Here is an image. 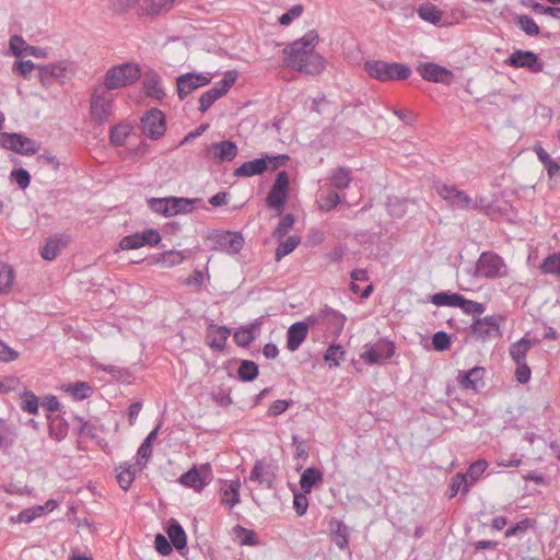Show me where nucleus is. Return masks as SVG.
<instances>
[{"instance_id":"1","label":"nucleus","mask_w":560,"mask_h":560,"mask_svg":"<svg viewBox=\"0 0 560 560\" xmlns=\"http://www.w3.org/2000/svg\"><path fill=\"white\" fill-rule=\"evenodd\" d=\"M318 42V33L315 30L308 31L283 49V65L306 74H319L326 68V60L315 51Z\"/></svg>"},{"instance_id":"2","label":"nucleus","mask_w":560,"mask_h":560,"mask_svg":"<svg viewBox=\"0 0 560 560\" xmlns=\"http://www.w3.org/2000/svg\"><path fill=\"white\" fill-rule=\"evenodd\" d=\"M201 203L199 198L165 197L148 199L149 208L165 218L190 213Z\"/></svg>"},{"instance_id":"3","label":"nucleus","mask_w":560,"mask_h":560,"mask_svg":"<svg viewBox=\"0 0 560 560\" xmlns=\"http://www.w3.org/2000/svg\"><path fill=\"white\" fill-rule=\"evenodd\" d=\"M364 70L371 78L382 82L406 80L411 74L408 65L395 61L369 60L364 63Z\"/></svg>"},{"instance_id":"4","label":"nucleus","mask_w":560,"mask_h":560,"mask_svg":"<svg viewBox=\"0 0 560 560\" xmlns=\"http://www.w3.org/2000/svg\"><path fill=\"white\" fill-rule=\"evenodd\" d=\"M141 75L138 65L132 62H124L109 68L105 75L103 86L109 91L136 83Z\"/></svg>"},{"instance_id":"5","label":"nucleus","mask_w":560,"mask_h":560,"mask_svg":"<svg viewBox=\"0 0 560 560\" xmlns=\"http://www.w3.org/2000/svg\"><path fill=\"white\" fill-rule=\"evenodd\" d=\"M509 275L510 269L506 262L493 252H483L476 262L475 276L478 278L493 280Z\"/></svg>"},{"instance_id":"6","label":"nucleus","mask_w":560,"mask_h":560,"mask_svg":"<svg viewBox=\"0 0 560 560\" xmlns=\"http://www.w3.org/2000/svg\"><path fill=\"white\" fill-rule=\"evenodd\" d=\"M114 96L109 90L103 85L93 89L90 97V116L97 124L103 125L113 113Z\"/></svg>"},{"instance_id":"7","label":"nucleus","mask_w":560,"mask_h":560,"mask_svg":"<svg viewBox=\"0 0 560 560\" xmlns=\"http://www.w3.org/2000/svg\"><path fill=\"white\" fill-rule=\"evenodd\" d=\"M395 353V343L387 338H380L375 342H368L363 346L360 359L369 365L383 364Z\"/></svg>"},{"instance_id":"8","label":"nucleus","mask_w":560,"mask_h":560,"mask_svg":"<svg viewBox=\"0 0 560 560\" xmlns=\"http://www.w3.org/2000/svg\"><path fill=\"white\" fill-rule=\"evenodd\" d=\"M237 71H226L223 78L212 88L201 94L199 98V110L206 113L220 97L229 92L237 79Z\"/></svg>"},{"instance_id":"9","label":"nucleus","mask_w":560,"mask_h":560,"mask_svg":"<svg viewBox=\"0 0 560 560\" xmlns=\"http://www.w3.org/2000/svg\"><path fill=\"white\" fill-rule=\"evenodd\" d=\"M140 121L143 133L151 140H160L166 132V116L159 108L147 110Z\"/></svg>"},{"instance_id":"10","label":"nucleus","mask_w":560,"mask_h":560,"mask_svg":"<svg viewBox=\"0 0 560 560\" xmlns=\"http://www.w3.org/2000/svg\"><path fill=\"white\" fill-rule=\"evenodd\" d=\"M213 479L210 464L200 466L194 465L187 472L183 474L178 481L180 485L200 492Z\"/></svg>"},{"instance_id":"11","label":"nucleus","mask_w":560,"mask_h":560,"mask_svg":"<svg viewBox=\"0 0 560 560\" xmlns=\"http://www.w3.org/2000/svg\"><path fill=\"white\" fill-rule=\"evenodd\" d=\"M288 160L287 155L270 156L255 159L243 163L240 167L234 171V175L237 177H252L264 173L268 165H272V168H277L281 163Z\"/></svg>"},{"instance_id":"12","label":"nucleus","mask_w":560,"mask_h":560,"mask_svg":"<svg viewBox=\"0 0 560 560\" xmlns=\"http://www.w3.org/2000/svg\"><path fill=\"white\" fill-rule=\"evenodd\" d=\"M210 240L213 248L229 255H235L242 250L245 244L243 235L238 232L221 231L212 234Z\"/></svg>"},{"instance_id":"13","label":"nucleus","mask_w":560,"mask_h":560,"mask_svg":"<svg viewBox=\"0 0 560 560\" xmlns=\"http://www.w3.org/2000/svg\"><path fill=\"white\" fill-rule=\"evenodd\" d=\"M59 506V502L55 499H49L43 505H32L23 509L16 515L9 517L11 524H31L34 521L46 516Z\"/></svg>"},{"instance_id":"14","label":"nucleus","mask_w":560,"mask_h":560,"mask_svg":"<svg viewBox=\"0 0 560 560\" xmlns=\"http://www.w3.org/2000/svg\"><path fill=\"white\" fill-rule=\"evenodd\" d=\"M506 66L515 69L525 68L533 73H539L544 70V62L532 50L516 49L504 61Z\"/></svg>"},{"instance_id":"15","label":"nucleus","mask_w":560,"mask_h":560,"mask_svg":"<svg viewBox=\"0 0 560 560\" xmlns=\"http://www.w3.org/2000/svg\"><path fill=\"white\" fill-rule=\"evenodd\" d=\"M211 81V77L207 73H194L188 72L177 78V94L180 100H184L187 95L192 93L195 90L206 86Z\"/></svg>"},{"instance_id":"16","label":"nucleus","mask_w":560,"mask_h":560,"mask_svg":"<svg viewBox=\"0 0 560 560\" xmlns=\"http://www.w3.org/2000/svg\"><path fill=\"white\" fill-rule=\"evenodd\" d=\"M417 70L422 79L429 82L450 85L454 79L451 70L434 62L421 63Z\"/></svg>"},{"instance_id":"17","label":"nucleus","mask_w":560,"mask_h":560,"mask_svg":"<svg viewBox=\"0 0 560 560\" xmlns=\"http://www.w3.org/2000/svg\"><path fill=\"white\" fill-rule=\"evenodd\" d=\"M289 176L287 172H279L276 182L267 197V205L270 208L277 209L281 212L288 195Z\"/></svg>"},{"instance_id":"18","label":"nucleus","mask_w":560,"mask_h":560,"mask_svg":"<svg viewBox=\"0 0 560 560\" xmlns=\"http://www.w3.org/2000/svg\"><path fill=\"white\" fill-rule=\"evenodd\" d=\"M71 69V62L60 60L49 65H37L39 81L47 86L56 79H62Z\"/></svg>"},{"instance_id":"19","label":"nucleus","mask_w":560,"mask_h":560,"mask_svg":"<svg viewBox=\"0 0 560 560\" xmlns=\"http://www.w3.org/2000/svg\"><path fill=\"white\" fill-rule=\"evenodd\" d=\"M190 249H170L162 252L151 258V262L163 268H173L182 265L190 256Z\"/></svg>"},{"instance_id":"20","label":"nucleus","mask_w":560,"mask_h":560,"mask_svg":"<svg viewBox=\"0 0 560 560\" xmlns=\"http://www.w3.org/2000/svg\"><path fill=\"white\" fill-rule=\"evenodd\" d=\"M237 154L235 142H213L207 148V156L217 163L231 161Z\"/></svg>"},{"instance_id":"21","label":"nucleus","mask_w":560,"mask_h":560,"mask_svg":"<svg viewBox=\"0 0 560 560\" xmlns=\"http://www.w3.org/2000/svg\"><path fill=\"white\" fill-rule=\"evenodd\" d=\"M276 478V466L265 460L255 463L249 480L270 487Z\"/></svg>"},{"instance_id":"22","label":"nucleus","mask_w":560,"mask_h":560,"mask_svg":"<svg viewBox=\"0 0 560 560\" xmlns=\"http://www.w3.org/2000/svg\"><path fill=\"white\" fill-rule=\"evenodd\" d=\"M485 370L482 368H474L465 373H459L457 382L462 388L471 392H478L483 387Z\"/></svg>"},{"instance_id":"23","label":"nucleus","mask_w":560,"mask_h":560,"mask_svg":"<svg viewBox=\"0 0 560 560\" xmlns=\"http://www.w3.org/2000/svg\"><path fill=\"white\" fill-rule=\"evenodd\" d=\"M261 325L262 322L260 319H255L248 325L238 327L234 332L235 342L241 347L249 346L259 336Z\"/></svg>"},{"instance_id":"24","label":"nucleus","mask_w":560,"mask_h":560,"mask_svg":"<svg viewBox=\"0 0 560 560\" xmlns=\"http://www.w3.org/2000/svg\"><path fill=\"white\" fill-rule=\"evenodd\" d=\"M143 90L144 94L158 101H161L165 96V90L162 84V79L159 73L155 71H150L145 73L143 79Z\"/></svg>"},{"instance_id":"25","label":"nucleus","mask_w":560,"mask_h":560,"mask_svg":"<svg viewBox=\"0 0 560 560\" xmlns=\"http://www.w3.org/2000/svg\"><path fill=\"white\" fill-rule=\"evenodd\" d=\"M231 331L225 326L210 325L207 329V343L217 351L224 349Z\"/></svg>"},{"instance_id":"26","label":"nucleus","mask_w":560,"mask_h":560,"mask_svg":"<svg viewBox=\"0 0 560 560\" xmlns=\"http://www.w3.org/2000/svg\"><path fill=\"white\" fill-rule=\"evenodd\" d=\"M472 331L481 338L500 336V325L495 317L487 316L474 323Z\"/></svg>"},{"instance_id":"27","label":"nucleus","mask_w":560,"mask_h":560,"mask_svg":"<svg viewBox=\"0 0 560 560\" xmlns=\"http://www.w3.org/2000/svg\"><path fill=\"white\" fill-rule=\"evenodd\" d=\"M308 335V326L304 322L292 324L288 329V343L287 347L291 352L299 349L302 342Z\"/></svg>"},{"instance_id":"28","label":"nucleus","mask_w":560,"mask_h":560,"mask_svg":"<svg viewBox=\"0 0 560 560\" xmlns=\"http://www.w3.org/2000/svg\"><path fill=\"white\" fill-rule=\"evenodd\" d=\"M70 243V236L68 235H55L47 240L46 244L42 249V257L45 260L55 259L58 254L68 246Z\"/></svg>"},{"instance_id":"29","label":"nucleus","mask_w":560,"mask_h":560,"mask_svg":"<svg viewBox=\"0 0 560 560\" xmlns=\"http://www.w3.org/2000/svg\"><path fill=\"white\" fill-rule=\"evenodd\" d=\"M60 389L75 401L84 400L93 394V387L88 382L66 383Z\"/></svg>"},{"instance_id":"30","label":"nucleus","mask_w":560,"mask_h":560,"mask_svg":"<svg viewBox=\"0 0 560 560\" xmlns=\"http://www.w3.org/2000/svg\"><path fill=\"white\" fill-rule=\"evenodd\" d=\"M323 480V472L315 468H306L300 477V487L304 493H311L315 486Z\"/></svg>"},{"instance_id":"31","label":"nucleus","mask_w":560,"mask_h":560,"mask_svg":"<svg viewBox=\"0 0 560 560\" xmlns=\"http://www.w3.org/2000/svg\"><path fill=\"white\" fill-rule=\"evenodd\" d=\"M233 539L241 546L255 547L260 545L257 534L253 529L236 525L232 528Z\"/></svg>"},{"instance_id":"32","label":"nucleus","mask_w":560,"mask_h":560,"mask_svg":"<svg viewBox=\"0 0 560 560\" xmlns=\"http://www.w3.org/2000/svg\"><path fill=\"white\" fill-rule=\"evenodd\" d=\"M48 434L57 442L62 441L69 431L67 420L62 416H55L48 418Z\"/></svg>"},{"instance_id":"33","label":"nucleus","mask_w":560,"mask_h":560,"mask_svg":"<svg viewBox=\"0 0 560 560\" xmlns=\"http://www.w3.org/2000/svg\"><path fill=\"white\" fill-rule=\"evenodd\" d=\"M240 490V480L230 481L221 490V502L228 505L230 509L234 508L241 499Z\"/></svg>"},{"instance_id":"34","label":"nucleus","mask_w":560,"mask_h":560,"mask_svg":"<svg viewBox=\"0 0 560 560\" xmlns=\"http://www.w3.org/2000/svg\"><path fill=\"white\" fill-rule=\"evenodd\" d=\"M116 474L119 487L127 491L135 481L137 468L133 465L124 463L117 466Z\"/></svg>"},{"instance_id":"35","label":"nucleus","mask_w":560,"mask_h":560,"mask_svg":"<svg viewBox=\"0 0 560 560\" xmlns=\"http://www.w3.org/2000/svg\"><path fill=\"white\" fill-rule=\"evenodd\" d=\"M436 191L443 199L450 200L457 206H467L470 201L464 192L458 191L452 186L439 185L436 186Z\"/></svg>"},{"instance_id":"36","label":"nucleus","mask_w":560,"mask_h":560,"mask_svg":"<svg viewBox=\"0 0 560 560\" xmlns=\"http://www.w3.org/2000/svg\"><path fill=\"white\" fill-rule=\"evenodd\" d=\"M15 436L14 427L7 419L0 418V450L8 451L13 445Z\"/></svg>"},{"instance_id":"37","label":"nucleus","mask_w":560,"mask_h":560,"mask_svg":"<svg viewBox=\"0 0 560 560\" xmlns=\"http://www.w3.org/2000/svg\"><path fill=\"white\" fill-rule=\"evenodd\" d=\"M167 535L171 544L178 550L185 549L187 545L186 533L183 527L176 522L172 521L168 528Z\"/></svg>"},{"instance_id":"38","label":"nucleus","mask_w":560,"mask_h":560,"mask_svg":"<svg viewBox=\"0 0 560 560\" xmlns=\"http://www.w3.org/2000/svg\"><path fill=\"white\" fill-rule=\"evenodd\" d=\"M14 279L13 269L9 265L0 262V295H7L12 291Z\"/></svg>"},{"instance_id":"39","label":"nucleus","mask_w":560,"mask_h":560,"mask_svg":"<svg viewBox=\"0 0 560 560\" xmlns=\"http://www.w3.org/2000/svg\"><path fill=\"white\" fill-rule=\"evenodd\" d=\"M329 182L332 187L337 189H345L349 187L352 177L350 171L343 167H338L334 170L329 175Z\"/></svg>"},{"instance_id":"40","label":"nucleus","mask_w":560,"mask_h":560,"mask_svg":"<svg viewBox=\"0 0 560 560\" xmlns=\"http://www.w3.org/2000/svg\"><path fill=\"white\" fill-rule=\"evenodd\" d=\"M532 348V341L526 338H522L518 341L512 343L510 347V354L515 363L526 362V355Z\"/></svg>"},{"instance_id":"41","label":"nucleus","mask_w":560,"mask_h":560,"mask_svg":"<svg viewBox=\"0 0 560 560\" xmlns=\"http://www.w3.org/2000/svg\"><path fill=\"white\" fill-rule=\"evenodd\" d=\"M20 407L24 412L36 415L39 408V399L33 392L24 390L20 394Z\"/></svg>"},{"instance_id":"42","label":"nucleus","mask_w":560,"mask_h":560,"mask_svg":"<svg viewBox=\"0 0 560 560\" xmlns=\"http://www.w3.org/2000/svg\"><path fill=\"white\" fill-rule=\"evenodd\" d=\"M516 25L528 36H537L540 32L535 20L527 14H517L514 18Z\"/></svg>"},{"instance_id":"43","label":"nucleus","mask_w":560,"mask_h":560,"mask_svg":"<svg viewBox=\"0 0 560 560\" xmlns=\"http://www.w3.org/2000/svg\"><path fill=\"white\" fill-rule=\"evenodd\" d=\"M541 272L544 275L560 276V252L553 253L541 261Z\"/></svg>"},{"instance_id":"44","label":"nucleus","mask_w":560,"mask_h":560,"mask_svg":"<svg viewBox=\"0 0 560 560\" xmlns=\"http://www.w3.org/2000/svg\"><path fill=\"white\" fill-rule=\"evenodd\" d=\"M325 362L330 368H338L345 360V351L340 345H331L324 354Z\"/></svg>"},{"instance_id":"45","label":"nucleus","mask_w":560,"mask_h":560,"mask_svg":"<svg viewBox=\"0 0 560 560\" xmlns=\"http://www.w3.org/2000/svg\"><path fill=\"white\" fill-rule=\"evenodd\" d=\"M460 296L458 293L439 292L431 296V302L435 306L457 307Z\"/></svg>"},{"instance_id":"46","label":"nucleus","mask_w":560,"mask_h":560,"mask_svg":"<svg viewBox=\"0 0 560 560\" xmlns=\"http://www.w3.org/2000/svg\"><path fill=\"white\" fill-rule=\"evenodd\" d=\"M535 152L539 161L544 164L545 168L547 170L548 176L550 178L559 174L560 165L556 161H553L551 156L541 147H536Z\"/></svg>"},{"instance_id":"47","label":"nucleus","mask_w":560,"mask_h":560,"mask_svg":"<svg viewBox=\"0 0 560 560\" xmlns=\"http://www.w3.org/2000/svg\"><path fill=\"white\" fill-rule=\"evenodd\" d=\"M135 129L133 122L124 120L110 129L109 140H125Z\"/></svg>"},{"instance_id":"48","label":"nucleus","mask_w":560,"mask_h":560,"mask_svg":"<svg viewBox=\"0 0 560 560\" xmlns=\"http://www.w3.org/2000/svg\"><path fill=\"white\" fill-rule=\"evenodd\" d=\"M3 147L23 155L35 154L39 148L36 142H2Z\"/></svg>"},{"instance_id":"49","label":"nucleus","mask_w":560,"mask_h":560,"mask_svg":"<svg viewBox=\"0 0 560 560\" xmlns=\"http://www.w3.org/2000/svg\"><path fill=\"white\" fill-rule=\"evenodd\" d=\"M472 482L467 480V477L463 474H456L451 481V494L450 497H455L459 491H463L465 494L471 488Z\"/></svg>"},{"instance_id":"50","label":"nucleus","mask_w":560,"mask_h":560,"mask_svg":"<svg viewBox=\"0 0 560 560\" xmlns=\"http://www.w3.org/2000/svg\"><path fill=\"white\" fill-rule=\"evenodd\" d=\"M457 307L468 315H481L485 312L483 304L472 300H467L463 295L459 299Z\"/></svg>"},{"instance_id":"51","label":"nucleus","mask_w":560,"mask_h":560,"mask_svg":"<svg viewBox=\"0 0 560 560\" xmlns=\"http://www.w3.org/2000/svg\"><path fill=\"white\" fill-rule=\"evenodd\" d=\"M312 110L319 115H335L337 107L334 103L329 102L325 96L315 98L312 104Z\"/></svg>"},{"instance_id":"52","label":"nucleus","mask_w":560,"mask_h":560,"mask_svg":"<svg viewBox=\"0 0 560 560\" xmlns=\"http://www.w3.org/2000/svg\"><path fill=\"white\" fill-rule=\"evenodd\" d=\"M300 244V238L298 236H290L287 241L282 242L276 249V260H281L284 256L292 253L296 246Z\"/></svg>"},{"instance_id":"53","label":"nucleus","mask_w":560,"mask_h":560,"mask_svg":"<svg viewBox=\"0 0 560 560\" xmlns=\"http://www.w3.org/2000/svg\"><path fill=\"white\" fill-rule=\"evenodd\" d=\"M418 14L423 21L432 24H436L441 20V12L431 4L420 5Z\"/></svg>"},{"instance_id":"54","label":"nucleus","mask_w":560,"mask_h":560,"mask_svg":"<svg viewBox=\"0 0 560 560\" xmlns=\"http://www.w3.org/2000/svg\"><path fill=\"white\" fill-rule=\"evenodd\" d=\"M345 201V197L336 192L327 194L326 196H322L318 200V206L324 211H330L335 209L339 203Z\"/></svg>"},{"instance_id":"55","label":"nucleus","mask_w":560,"mask_h":560,"mask_svg":"<svg viewBox=\"0 0 560 560\" xmlns=\"http://www.w3.org/2000/svg\"><path fill=\"white\" fill-rule=\"evenodd\" d=\"M175 0H149L147 11L149 14L156 15L172 9Z\"/></svg>"},{"instance_id":"56","label":"nucleus","mask_w":560,"mask_h":560,"mask_svg":"<svg viewBox=\"0 0 560 560\" xmlns=\"http://www.w3.org/2000/svg\"><path fill=\"white\" fill-rule=\"evenodd\" d=\"M9 47L15 57H21L24 52L27 54L30 45L21 35H12L9 40Z\"/></svg>"},{"instance_id":"57","label":"nucleus","mask_w":560,"mask_h":560,"mask_svg":"<svg viewBox=\"0 0 560 560\" xmlns=\"http://www.w3.org/2000/svg\"><path fill=\"white\" fill-rule=\"evenodd\" d=\"M140 236V241L142 247L145 245L156 246L160 244L162 237L158 230L155 229H145L142 232H138Z\"/></svg>"},{"instance_id":"58","label":"nucleus","mask_w":560,"mask_h":560,"mask_svg":"<svg viewBox=\"0 0 560 560\" xmlns=\"http://www.w3.org/2000/svg\"><path fill=\"white\" fill-rule=\"evenodd\" d=\"M21 385V378L15 375L0 377V394H8L16 390Z\"/></svg>"},{"instance_id":"59","label":"nucleus","mask_w":560,"mask_h":560,"mask_svg":"<svg viewBox=\"0 0 560 560\" xmlns=\"http://www.w3.org/2000/svg\"><path fill=\"white\" fill-rule=\"evenodd\" d=\"M257 374L258 368L254 362L250 361H244L238 369L240 378L246 382L256 378Z\"/></svg>"},{"instance_id":"60","label":"nucleus","mask_w":560,"mask_h":560,"mask_svg":"<svg viewBox=\"0 0 560 560\" xmlns=\"http://www.w3.org/2000/svg\"><path fill=\"white\" fill-rule=\"evenodd\" d=\"M141 247L142 244L138 232L122 237L119 242V248L121 250H132Z\"/></svg>"},{"instance_id":"61","label":"nucleus","mask_w":560,"mask_h":560,"mask_svg":"<svg viewBox=\"0 0 560 560\" xmlns=\"http://www.w3.org/2000/svg\"><path fill=\"white\" fill-rule=\"evenodd\" d=\"M533 526H534V522L532 520L524 518V520L520 521L518 523H516L515 525L511 526L505 532V537H512V536H517V535L524 534Z\"/></svg>"},{"instance_id":"62","label":"nucleus","mask_w":560,"mask_h":560,"mask_svg":"<svg viewBox=\"0 0 560 560\" xmlns=\"http://www.w3.org/2000/svg\"><path fill=\"white\" fill-rule=\"evenodd\" d=\"M488 467V462L485 459H479L472 463L468 468V476L471 479L470 482L472 485L479 479V477L486 471Z\"/></svg>"},{"instance_id":"63","label":"nucleus","mask_w":560,"mask_h":560,"mask_svg":"<svg viewBox=\"0 0 560 560\" xmlns=\"http://www.w3.org/2000/svg\"><path fill=\"white\" fill-rule=\"evenodd\" d=\"M294 218L291 214H287L277 225L273 235L277 238H282L293 226Z\"/></svg>"},{"instance_id":"64","label":"nucleus","mask_w":560,"mask_h":560,"mask_svg":"<svg viewBox=\"0 0 560 560\" xmlns=\"http://www.w3.org/2000/svg\"><path fill=\"white\" fill-rule=\"evenodd\" d=\"M432 343L435 350L444 351L451 346V338L445 331H438L433 335Z\"/></svg>"}]
</instances>
